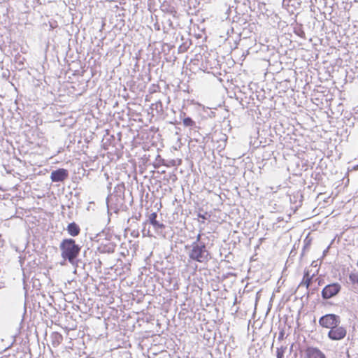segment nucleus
I'll return each mask as SVG.
<instances>
[{"mask_svg":"<svg viewBox=\"0 0 358 358\" xmlns=\"http://www.w3.org/2000/svg\"><path fill=\"white\" fill-rule=\"evenodd\" d=\"M98 236L100 237L99 240L101 239V237H105L104 240L101 241L100 244H107V242H112L111 238L113 237V235L108 232H106V229H103L101 233L98 234Z\"/></svg>","mask_w":358,"mask_h":358,"instance_id":"f3484780","label":"nucleus"},{"mask_svg":"<svg viewBox=\"0 0 358 358\" xmlns=\"http://www.w3.org/2000/svg\"><path fill=\"white\" fill-rule=\"evenodd\" d=\"M116 248V244L113 242H107V244H99L97 250L100 253H113Z\"/></svg>","mask_w":358,"mask_h":358,"instance_id":"f8f14e48","label":"nucleus"},{"mask_svg":"<svg viewBox=\"0 0 358 358\" xmlns=\"http://www.w3.org/2000/svg\"><path fill=\"white\" fill-rule=\"evenodd\" d=\"M315 262H313L311 265L313 266H317V264H315Z\"/></svg>","mask_w":358,"mask_h":358,"instance_id":"c756f323","label":"nucleus"},{"mask_svg":"<svg viewBox=\"0 0 358 358\" xmlns=\"http://www.w3.org/2000/svg\"><path fill=\"white\" fill-rule=\"evenodd\" d=\"M157 213L153 212L149 215L147 222L153 227L157 234H160L163 232L166 226L162 222L157 220Z\"/></svg>","mask_w":358,"mask_h":358,"instance_id":"6e6552de","label":"nucleus"},{"mask_svg":"<svg viewBox=\"0 0 358 358\" xmlns=\"http://www.w3.org/2000/svg\"><path fill=\"white\" fill-rule=\"evenodd\" d=\"M315 275V273L310 274V271L308 270H305L302 281L300 282L299 287L305 285L306 287V289L309 288L310 285L312 284L313 279L314 276Z\"/></svg>","mask_w":358,"mask_h":358,"instance_id":"ddd939ff","label":"nucleus"},{"mask_svg":"<svg viewBox=\"0 0 358 358\" xmlns=\"http://www.w3.org/2000/svg\"><path fill=\"white\" fill-rule=\"evenodd\" d=\"M86 252H87V251H86V250H85V251H84V255H85Z\"/></svg>","mask_w":358,"mask_h":358,"instance_id":"2f4dec72","label":"nucleus"},{"mask_svg":"<svg viewBox=\"0 0 358 358\" xmlns=\"http://www.w3.org/2000/svg\"><path fill=\"white\" fill-rule=\"evenodd\" d=\"M179 119L180 121L176 120L174 124H179L182 122L183 125L186 127H189L190 129L196 128L195 121H194L192 117L186 116L184 112L181 111L180 113Z\"/></svg>","mask_w":358,"mask_h":358,"instance_id":"1a4fd4ad","label":"nucleus"},{"mask_svg":"<svg viewBox=\"0 0 358 358\" xmlns=\"http://www.w3.org/2000/svg\"><path fill=\"white\" fill-rule=\"evenodd\" d=\"M185 249H189L187 255L189 258L194 262L206 263L211 258L206 243H192L190 246L185 245Z\"/></svg>","mask_w":358,"mask_h":358,"instance_id":"7ed1b4c3","label":"nucleus"},{"mask_svg":"<svg viewBox=\"0 0 358 358\" xmlns=\"http://www.w3.org/2000/svg\"><path fill=\"white\" fill-rule=\"evenodd\" d=\"M59 249L61 257L63 259V262H61L62 265H65L66 262H69L75 268L74 273L78 268H85L86 262L79 259L82 246L76 243L75 239L72 238H64L59 243Z\"/></svg>","mask_w":358,"mask_h":358,"instance_id":"f257e3e1","label":"nucleus"},{"mask_svg":"<svg viewBox=\"0 0 358 358\" xmlns=\"http://www.w3.org/2000/svg\"><path fill=\"white\" fill-rule=\"evenodd\" d=\"M51 341L54 347L58 346L62 342L63 336L59 332H53L51 335Z\"/></svg>","mask_w":358,"mask_h":358,"instance_id":"dca6fc26","label":"nucleus"},{"mask_svg":"<svg viewBox=\"0 0 358 358\" xmlns=\"http://www.w3.org/2000/svg\"><path fill=\"white\" fill-rule=\"evenodd\" d=\"M292 26L293 27V32L298 36H299L301 38L305 39L306 38V34L303 31V25L302 24L295 22L294 24H292Z\"/></svg>","mask_w":358,"mask_h":358,"instance_id":"2eb2a0df","label":"nucleus"},{"mask_svg":"<svg viewBox=\"0 0 358 358\" xmlns=\"http://www.w3.org/2000/svg\"><path fill=\"white\" fill-rule=\"evenodd\" d=\"M154 27L157 31L160 30V25L159 24L158 22H156L155 24H154Z\"/></svg>","mask_w":358,"mask_h":358,"instance_id":"bb28decb","label":"nucleus"},{"mask_svg":"<svg viewBox=\"0 0 358 358\" xmlns=\"http://www.w3.org/2000/svg\"><path fill=\"white\" fill-rule=\"evenodd\" d=\"M307 358H327L325 355L317 348L308 347L306 350Z\"/></svg>","mask_w":358,"mask_h":358,"instance_id":"9d476101","label":"nucleus"},{"mask_svg":"<svg viewBox=\"0 0 358 358\" xmlns=\"http://www.w3.org/2000/svg\"><path fill=\"white\" fill-rule=\"evenodd\" d=\"M284 336H285V333L283 331H281L280 333H279V336H278V339H283L284 338Z\"/></svg>","mask_w":358,"mask_h":358,"instance_id":"a878e982","label":"nucleus"},{"mask_svg":"<svg viewBox=\"0 0 358 358\" xmlns=\"http://www.w3.org/2000/svg\"><path fill=\"white\" fill-rule=\"evenodd\" d=\"M160 9L163 13L166 14H169L173 17H177L178 12L176 7L167 1H164L162 3Z\"/></svg>","mask_w":358,"mask_h":358,"instance_id":"9b49d317","label":"nucleus"},{"mask_svg":"<svg viewBox=\"0 0 358 358\" xmlns=\"http://www.w3.org/2000/svg\"><path fill=\"white\" fill-rule=\"evenodd\" d=\"M201 236H202V234L199 233L196 236V240L194 241H193L192 243H196H196H205L203 241H201Z\"/></svg>","mask_w":358,"mask_h":358,"instance_id":"4be33fe9","label":"nucleus"},{"mask_svg":"<svg viewBox=\"0 0 358 358\" xmlns=\"http://www.w3.org/2000/svg\"><path fill=\"white\" fill-rule=\"evenodd\" d=\"M286 349V346H281L280 348H278L276 351L277 358H283Z\"/></svg>","mask_w":358,"mask_h":358,"instance_id":"6ab92c4d","label":"nucleus"},{"mask_svg":"<svg viewBox=\"0 0 358 358\" xmlns=\"http://www.w3.org/2000/svg\"><path fill=\"white\" fill-rule=\"evenodd\" d=\"M197 217L199 218H201L202 219V220H199V222H201V223H204L205 220H208V218L210 217L209 215H208V213L206 212L204 213H197Z\"/></svg>","mask_w":358,"mask_h":358,"instance_id":"aec40b11","label":"nucleus"},{"mask_svg":"<svg viewBox=\"0 0 358 358\" xmlns=\"http://www.w3.org/2000/svg\"><path fill=\"white\" fill-rule=\"evenodd\" d=\"M346 334V329L338 325L331 329L329 331L327 336L331 341H341L345 337Z\"/></svg>","mask_w":358,"mask_h":358,"instance_id":"423d86ee","label":"nucleus"},{"mask_svg":"<svg viewBox=\"0 0 358 358\" xmlns=\"http://www.w3.org/2000/svg\"><path fill=\"white\" fill-rule=\"evenodd\" d=\"M310 245V240L307 241V238H306L304 241V245L303 247L302 252L301 255V256L303 255L305 252L309 249Z\"/></svg>","mask_w":358,"mask_h":358,"instance_id":"412c9836","label":"nucleus"},{"mask_svg":"<svg viewBox=\"0 0 358 358\" xmlns=\"http://www.w3.org/2000/svg\"><path fill=\"white\" fill-rule=\"evenodd\" d=\"M155 109L159 112V111H162L163 110V106H162V103L159 101H157L156 103H155Z\"/></svg>","mask_w":358,"mask_h":358,"instance_id":"5701e85b","label":"nucleus"},{"mask_svg":"<svg viewBox=\"0 0 358 358\" xmlns=\"http://www.w3.org/2000/svg\"><path fill=\"white\" fill-rule=\"evenodd\" d=\"M357 266L358 267V259H357Z\"/></svg>","mask_w":358,"mask_h":358,"instance_id":"473e14b6","label":"nucleus"},{"mask_svg":"<svg viewBox=\"0 0 358 358\" xmlns=\"http://www.w3.org/2000/svg\"><path fill=\"white\" fill-rule=\"evenodd\" d=\"M69 178V171L67 169L59 168L53 170L50 174V179L53 182H62Z\"/></svg>","mask_w":358,"mask_h":358,"instance_id":"0eeeda50","label":"nucleus"},{"mask_svg":"<svg viewBox=\"0 0 358 358\" xmlns=\"http://www.w3.org/2000/svg\"><path fill=\"white\" fill-rule=\"evenodd\" d=\"M166 23L168 24V25L170 27H173V22L171 21V19H167L166 20Z\"/></svg>","mask_w":358,"mask_h":358,"instance_id":"cd10ccee","label":"nucleus"},{"mask_svg":"<svg viewBox=\"0 0 358 358\" xmlns=\"http://www.w3.org/2000/svg\"><path fill=\"white\" fill-rule=\"evenodd\" d=\"M349 280L352 284L358 285V272H351L349 274Z\"/></svg>","mask_w":358,"mask_h":358,"instance_id":"a211bd4d","label":"nucleus"},{"mask_svg":"<svg viewBox=\"0 0 358 358\" xmlns=\"http://www.w3.org/2000/svg\"><path fill=\"white\" fill-rule=\"evenodd\" d=\"M341 290V285L338 282L327 285L322 290L321 295L323 299L327 300L336 296Z\"/></svg>","mask_w":358,"mask_h":358,"instance_id":"39448f33","label":"nucleus"},{"mask_svg":"<svg viewBox=\"0 0 358 358\" xmlns=\"http://www.w3.org/2000/svg\"><path fill=\"white\" fill-rule=\"evenodd\" d=\"M66 230L67 231L68 234L72 237H76L78 236L80 233V228L79 225L75 222L69 223L67 225Z\"/></svg>","mask_w":358,"mask_h":358,"instance_id":"4468645a","label":"nucleus"},{"mask_svg":"<svg viewBox=\"0 0 358 358\" xmlns=\"http://www.w3.org/2000/svg\"><path fill=\"white\" fill-rule=\"evenodd\" d=\"M315 262H313L311 265L313 266H317V264H315Z\"/></svg>","mask_w":358,"mask_h":358,"instance_id":"c85d7f7f","label":"nucleus"},{"mask_svg":"<svg viewBox=\"0 0 358 358\" xmlns=\"http://www.w3.org/2000/svg\"><path fill=\"white\" fill-rule=\"evenodd\" d=\"M108 222L112 213H117L119 211H125L127 209L125 196V185L123 182L117 184L113 193L106 198Z\"/></svg>","mask_w":358,"mask_h":358,"instance_id":"f03ea898","label":"nucleus"},{"mask_svg":"<svg viewBox=\"0 0 358 358\" xmlns=\"http://www.w3.org/2000/svg\"><path fill=\"white\" fill-rule=\"evenodd\" d=\"M138 217H137V216L132 217H131V218H129V219L128 220V223H130V225L131 226V225H132V223H133V222H135V221H134V220H138Z\"/></svg>","mask_w":358,"mask_h":358,"instance_id":"393cba45","label":"nucleus"},{"mask_svg":"<svg viewBox=\"0 0 358 358\" xmlns=\"http://www.w3.org/2000/svg\"><path fill=\"white\" fill-rule=\"evenodd\" d=\"M319 324L324 328L332 329L341 324V318L338 315L333 313H328L319 319Z\"/></svg>","mask_w":358,"mask_h":358,"instance_id":"20e7f679","label":"nucleus"},{"mask_svg":"<svg viewBox=\"0 0 358 358\" xmlns=\"http://www.w3.org/2000/svg\"><path fill=\"white\" fill-rule=\"evenodd\" d=\"M322 284V281L321 280H319L318 282V285H320Z\"/></svg>","mask_w":358,"mask_h":358,"instance_id":"7c9ffc66","label":"nucleus"},{"mask_svg":"<svg viewBox=\"0 0 358 358\" xmlns=\"http://www.w3.org/2000/svg\"><path fill=\"white\" fill-rule=\"evenodd\" d=\"M317 288H313L309 289V288L307 289V298L309 297L310 294H313L315 291H317Z\"/></svg>","mask_w":358,"mask_h":358,"instance_id":"b1692460","label":"nucleus"}]
</instances>
